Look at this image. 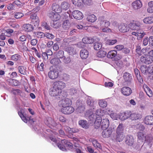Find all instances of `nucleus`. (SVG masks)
Instances as JSON below:
<instances>
[{"mask_svg": "<svg viewBox=\"0 0 153 153\" xmlns=\"http://www.w3.org/2000/svg\"><path fill=\"white\" fill-rule=\"evenodd\" d=\"M88 119L91 121V123H94L96 128L99 127L101 124L102 129H107L109 125V120L106 118L102 119L101 117H97L94 114H91L88 116Z\"/></svg>", "mask_w": 153, "mask_h": 153, "instance_id": "f257e3e1", "label": "nucleus"}, {"mask_svg": "<svg viewBox=\"0 0 153 153\" xmlns=\"http://www.w3.org/2000/svg\"><path fill=\"white\" fill-rule=\"evenodd\" d=\"M65 86V83L62 81H58L54 82L49 89V94L53 97L59 95L62 93V89Z\"/></svg>", "mask_w": 153, "mask_h": 153, "instance_id": "f03ea898", "label": "nucleus"}, {"mask_svg": "<svg viewBox=\"0 0 153 153\" xmlns=\"http://www.w3.org/2000/svg\"><path fill=\"white\" fill-rule=\"evenodd\" d=\"M50 139L55 143L56 144L58 147L62 151H66L67 149H70L72 148V144L65 140H62L59 143L55 137H51Z\"/></svg>", "mask_w": 153, "mask_h": 153, "instance_id": "7ed1b4c3", "label": "nucleus"}, {"mask_svg": "<svg viewBox=\"0 0 153 153\" xmlns=\"http://www.w3.org/2000/svg\"><path fill=\"white\" fill-rule=\"evenodd\" d=\"M124 127L122 124L120 123L117 127L116 132L117 133V141L120 142L124 139L125 135L123 133Z\"/></svg>", "mask_w": 153, "mask_h": 153, "instance_id": "20e7f679", "label": "nucleus"}, {"mask_svg": "<svg viewBox=\"0 0 153 153\" xmlns=\"http://www.w3.org/2000/svg\"><path fill=\"white\" fill-rule=\"evenodd\" d=\"M45 124L50 128H52L57 126H61V125L59 122L57 123L50 117L47 118L45 120Z\"/></svg>", "mask_w": 153, "mask_h": 153, "instance_id": "39448f33", "label": "nucleus"}, {"mask_svg": "<svg viewBox=\"0 0 153 153\" xmlns=\"http://www.w3.org/2000/svg\"><path fill=\"white\" fill-rule=\"evenodd\" d=\"M87 104L91 110L93 111L96 108L97 102L91 97H88L87 99Z\"/></svg>", "mask_w": 153, "mask_h": 153, "instance_id": "423d86ee", "label": "nucleus"}, {"mask_svg": "<svg viewBox=\"0 0 153 153\" xmlns=\"http://www.w3.org/2000/svg\"><path fill=\"white\" fill-rule=\"evenodd\" d=\"M71 100L68 98H65L61 100L59 103V106L62 108L71 105Z\"/></svg>", "mask_w": 153, "mask_h": 153, "instance_id": "0eeeda50", "label": "nucleus"}, {"mask_svg": "<svg viewBox=\"0 0 153 153\" xmlns=\"http://www.w3.org/2000/svg\"><path fill=\"white\" fill-rule=\"evenodd\" d=\"M140 61L143 63L149 64L153 62V58L149 55H145L141 57Z\"/></svg>", "mask_w": 153, "mask_h": 153, "instance_id": "6e6552de", "label": "nucleus"}, {"mask_svg": "<svg viewBox=\"0 0 153 153\" xmlns=\"http://www.w3.org/2000/svg\"><path fill=\"white\" fill-rule=\"evenodd\" d=\"M74 110L73 107L71 106V105H69L68 106L62 108L61 111L62 113L65 114H69L73 113Z\"/></svg>", "mask_w": 153, "mask_h": 153, "instance_id": "1a4fd4ad", "label": "nucleus"}, {"mask_svg": "<svg viewBox=\"0 0 153 153\" xmlns=\"http://www.w3.org/2000/svg\"><path fill=\"white\" fill-rule=\"evenodd\" d=\"M102 134V136L104 138H107L109 137L111 135L112 132L114 131V128L109 127L108 129H103Z\"/></svg>", "mask_w": 153, "mask_h": 153, "instance_id": "9d476101", "label": "nucleus"}, {"mask_svg": "<svg viewBox=\"0 0 153 153\" xmlns=\"http://www.w3.org/2000/svg\"><path fill=\"white\" fill-rule=\"evenodd\" d=\"M121 93L124 95L128 96L132 92L131 89L128 87H124L121 89Z\"/></svg>", "mask_w": 153, "mask_h": 153, "instance_id": "9b49d317", "label": "nucleus"}, {"mask_svg": "<svg viewBox=\"0 0 153 153\" xmlns=\"http://www.w3.org/2000/svg\"><path fill=\"white\" fill-rule=\"evenodd\" d=\"M65 51L69 55L72 56L75 54L76 53L75 46L73 45L68 46L67 48H66Z\"/></svg>", "mask_w": 153, "mask_h": 153, "instance_id": "f8f14e48", "label": "nucleus"}, {"mask_svg": "<svg viewBox=\"0 0 153 153\" xmlns=\"http://www.w3.org/2000/svg\"><path fill=\"white\" fill-rule=\"evenodd\" d=\"M138 140L141 142H143L144 141L148 140L146 135L143 131H139L137 133V135Z\"/></svg>", "mask_w": 153, "mask_h": 153, "instance_id": "ddd939ff", "label": "nucleus"}, {"mask_svg": "<svg viewBox=\"0 0 153 153\" xmlns=\"http://www.w3.org/2000/svg\"><path fill=\"white\" fill-rule=\"evenodd\" d=\"M59 72L56 70L53 69L51 70L48 74L49 77L52 79H54L56 78L58 76Z\"/></svg>", "mask_w": 153, "mask_h": 153, "instance_id": "4468645a", "label": "nucleus"}, {"mask_svg": "<svg viewBox=\"0 0 153 153\" xmlns=\"http://www.w3.org/2000/svg\"><path fill=\"white\" fill-rule=\"evenodd\" d=\"M140 70L143 74H147L151 72L152 68L150 66L147 67L145 65H143L141 66Z\"/></svg>", "mask_w": 153, "mask_h": 153, "instance_id": "2eb2a0df", "label": "nucleus"}, {"mask_svg": "<svg viewBox=\"0 0 153 153\" xmlns=\"http://www.w3.org/2000/svg\"><path fill=\"white\" fill-rule=\"evenodd\" d=\"M118 28L120 31L122 32H126L128 31L129 27L128 25L126 24L122 23L119 25Z\"/></svg>", "mask_w": 153, "mask_h": 153, "instance_id": "dca6fc26", "label": "nucleus"}, {"mask_svg": "<svg viewBox=\"0 0 153 153\" xmlns=\"http://www.w3.org/2000/svg\"><path fill=\"white\" fill-rule=\"evenodd\" d=\"M143 121L145 123L146 125H152L153 124V116H147L144 118Z\"/></svg>", "mask_w": 153, "mask_h": 153, "instance_id": "f3484780", "label": "nucleus"}, {"mask_svg": "<svg viewBox=\"0 0 153 153\" xmlns=\"http://www.w3.org/2000/svg\"><path fill=\"white\" fill-rule=\"evenodd\" d=\"M72 15L74 18L77 19H80L82 18V13L79 10H75L72 13Z\"/></svg>", "mask_w": 153, "mask_h": 153, "instance_id": "a211bd4d", "label": "nucleus"}, {"mask_svg": "<svg viewBox=\"0 0 153 153\" xmlns=\"http://www.w3.org/2000/svg\"><path fill=\"white\" fill-rule=\"evenodd\" d=\"M130 111H126L119 114V119L121 120H124L128 118H130Z\"/></svg>", "mask_w": 153, "mask_h": 153, "instance_id": "6ab92c4d", "label": "nucleus"}, {"mask_svg": "<svg viewBox=\"0 0 153 153\" xmlns=\"http://www.w3.org/2000/svg\"><path fill=\"white\" fill-rule=\"evenodd\" d=\"M130 119L132 120H136L142 118V115L138 112L131 113L130 112Z\"/></svg>", "mask_w": 153, "mask_h": 153, "instance_id": "aec40b11", "label": "nucleus"}, {"mask_svg": "<svg viewBox=\"0 0 153 153\" xmlns=\"http://www.w3.org/2000/svg\"><path fill=\"white\" fill-rule=\"evenodd\" d=\"M142 4L140 0H136L132 3V6L134 9H138L142 6Z\"/></svg>", "mask_w": 153, "mask_h": 153, "instance_id": "412c9836", "label": "nucleus"}, {"mask_svg": "<svg viewBox=\"0 0 153 153\" xmlns=\"http://www.w3.org/2000/svg\"><path fill=\"white\" fill-rule=\"evenodd\" d=\"M88 52L86 49H82L80 51V55L82 59H86L88 57Z\"/></svg>", "mask_w": 153, "mask_h": 153, "instance_id": "4be33fe9", "label": "nucleus"}, {"mask_svg": "<svg viewBox=\"0 0 153 153\" xmlns=\"http://www.w3.org/2000/svg\"><path fill=\"white\" fill-rule=\"evenodd\" d=\"M134 142L133 137L132 136H127L125 139V142L128 146H131Z\"/></svg>", "mask_w": 153, "mask_h": 153, "instance_id": "5701e85b", "label": "nucleus"}, {"mask_svg": "<svg viewBox=\"0 0 153 153\" xmlns=\"http://www.w3.org/2000/svg\"><path fill=\"white\" fill-rule=\"evenodd\" d=\"M78 123L79 125L83 128L87 129L89 127V124L86 120H80L79 121Z\"/></svg>", "mask_w": 153, "mask_h": 153, "instance_id": "b1692460", "label": "nucleus"}, {"mask_svg": "<svg viewBox=\"0 0 153 153\" xmlns=\"http://www.w3.org/2000/svg\"><path fill=\"white\" fill-rule=\"evenodd\" d=\"M22 27L23 30L27 32L32 31L33 29V26L30 24H25L23 25Z\"/></svg>", "mask_w": 153, "mask_h": 153, "instance_id": "393cba45", "label": "nucleus"}, {"mask_svg": "<svg viewBox=\"0 0 153 153\" xmlns=\"http://www.w3.org/2000/svg\"><path fill=\"white\" fill-rule=\"evenodd\" d=\"M143 87L144 90L147 95L149 97H152L153 95V94L150 89L146 85H143Z\"/></svg>", "mask_w": 153, "mask_h": 153, "instance_id": "a878e982", "label": "nucleus"}, {"mask_svg": "<svg viewBox=\"0 0 153 153\" xmlns=\"http://www.w3.org/2000/svg\"><path fill=\"white\" fill-rule=\"evenodd\" d=\"M52 10L56 13H60L62 12V9L60 6L55 4H54L52 6Z\"/></svg>", "mask_w": 153, "mask_h": 153, "instance_id": "bb28decb", "label": "nucleus"}, {"mask_svg": "<svg viewBox=\"0 0 153 153\" xmlns=\"http://www.w3.org/2000/svg\"><path fill=\"white\" fill-rule=\"evenodd\" d=\"M110 22L107 20L101 21L99 23L101 27V28L102 27H107L110 25Z\"/></svg>", "mask_w": 153, "mask_h": 153, "instance_id": "cd10ccee", "label": "nucleus"}, {"mask_svg": "<svg viewBox=\"0 0 153 153\" xmlns=\"http://www.w3.org/2000/svg\"><path fill=\"white\" fill-rule=\"evenodd\" d=\"M89 141L92 143L93 145L95 148H98L100 149L101 145L100 144L98 143L97 140L91 138L89 140Z\"/></svg>", "mask_w": 153, "mask_h": 153, "instance_id": "c85d7f7f", "label": "nucleus"}, {"mask_svg": "<svg viewBox=\"0 0 153 153\" xmlns=\"http://www.w3.org/2000/svg\"><path fill=\"white\" fill-rule=\"evenodd\" d=\"M82 40L83 42L85 44H91L94 42V39L87 37H84Z\"/></svg>", "mask_w": 153, "mask_h": 153, "instance_id": "c756f323", "label": "nucleus"}, {"mask_svg": "<svg viewBox=\"0 0 153 153\" xmlns=\"http://www.w3.org/2000/svg\"><path fill=\"white\" fill-rule=\"evenodd\" d=\"M117 52L115 50H112L110 51L108 53L107 56L110 58L114 57L117 55Z\"/></svg>", "mask_w": 153, "mask_h": 153, "instance_id": "7c9ffc66", "label": "nucleus"}, {"mask_svg": "<svg viewBox=\"0 0 153 153\" xmlns=\"http://www.w3.org/2000/svg\"><path fill=\"white\" fill-rule=\"evenodd\" d=\"M144 23L146 24H150L153 23V17L149 16L144 18L143 20Z\"/></svg>", "mask_w": 153, "mask_h": 153, "instance_id": "2f4dec72", "label": "nucleus"}, {"mask_svg": "<svg viewBox=\"0 0 153 153\" xmlns=\"http://www.w3.org/2000/svg\"><path fill=\"white\" fill-rule=\"evenodd\" d=\"M70 7V4L68 3L66 1L62 2L61 4V8L64 10H66L68 9Z\"/></svg>", "mask_w": 153, "mask_h": 153, "instance_id": "473e14b6", "label": "nucleus"}, {"mask_svg": "<svg viewBox=\"0 0 153 153\" xmlns=\"http://www.w3.org/2000/svg\"><path fill=\"white\" fill-rule=\"evenodd\" d=\"M124 79L126 81H129L132 79L131 75L128 72H125L123 76Z\"/></svg>", "mask_w": 153, "mask_h": 153, "instance_id": "72a5a7b5", "label": "nucleus"}, {"mask_svg": "<svg viewBox=\"0 0 153 153\" xmlns=\"http://www.w3.org/2000/svg\"><path fill=\"white\" fill-rule=\"evenodd\" d=\"M19 72L21 74L25 75L26 74V68L23 66H19L18 68Z\"/></svg>", "mask_w": 153, "mask_h": 153, "instance_id": "f704fd0d", "label": "nucleus"}, {"mask_svg": "<svg viewBox=\"0 0 153 153\" xmlns=\"http://www.w3.org/2000/svg\"><path fill=\"white\" fill-rule=\"evenodd\" d=\"M98 103L99 106L102 108H105L107 105V102L104 100H99Z\"/></svg>", "mask_w": 153, "mask_h": 153, "instance_id": "c9c22d12", "label": "nucleus"}, {"mask_svg": "<svg viewBox=\"0 0 153 153\" xmlns=\"http://www.w3.org/2000/svg\"><path fill=\"white\" fill-rule=\"evenodd\" d=\"M148 12L149 13H153V1L149 2L148 3Z\"/></svg>", "mask_w": 153, "mask_h": 153, "instance_id": "e433bc0d", "label": "nucleus"}, {"mask_svg": "<svg viewBox=\"0 0 153 153\" xmlns=\"http://www.w3.org/2000/svg\"><path fill=\"white\" fill-rule=\"evenodd\" d=\"M87 20L90 22H93L96 20V16L93 14L88 16L87 18Z\"/></svg>", "mask_w": 153, "mask_h": 153, "instance_id": "4c0bfd02", "label": "nucleus"}, {"mask_svg": "<svg viewBox=\"0 0 153 153\" xmlns=\"http://www.w3.org/2000/svg\"><path fill=\"white\" fill-rule=\"evenodd\" d=\"M96 114L95 115L97 116V115L98 117L103 116L105 114L104 111L101 109H97L96 111ZM97 117V116H96Z\"/></svg>", "mask_w": 153, "mask_h": 153, "instance_id": "58836bf2", "label": "nucleus"}, {"mask_svg": "<svg viewBox=\"0 0 153 153\" xmlns=\"http://www.w3.org/2000/svg\"><path fill=\"white\" fill-rule=\"evenodd\" d=\"M50 62L52 64L54 65H57L61 63V61L58 58H56L52 59Z\"/></svg>", "mask_w": 153, "mask_h": 153, "instance_id": "ea45409f", "label": "nucleus"}, {"mask_svg": "<svg viewBox=\"0 0 153 153\" xmlns=\"http://www.w3.org/2000/svg\"><path fill=\"white\" fill-rule=\"evenodd\" d=\"M106 54L107 53L105 51H104L101 50L97 52V56L98 57L102 58L105 56Z\"/></svg>", "mask_w": 153, "mask_h": 153, "instance_id": "a19ab883", "label": "nucleus"}, {"mask_svg": "<svg viewBox=\"0 0 153 153\" xmlns=\"http://www.w3.org/2000/svg\"><path fill=\"white\" fill-rule=\"evenodd\" d=\"M70 26V24L69 21L68 20H66L64 22L62 27L65 29H67L69 28Z\"/></svg>", "mask_w": 153, "mask_h": 153, "instance_id": "79ce46f5", "label": "nucleus"}, {"mask_svg": "<svg viewBox=\"0 0 153 153\" xmlns=\"http://www.w3.org/2000/svg\"><path fill=\"white\" fill-rule=\"evenodd\" d=\"M102 44L99 42H95L94 43V48L95 50L100 49L102 47Z\"/></svg>", "mask_w": 153, "mask_h": 153, "instance_id": "37998d69", "label": "nucleus"}, {"mask_svg": "<svg viewBox=\"0 0 153 153\" xmlns=\"http://www.w3.org/2000/svg\"><path fill=\"white\" fill-rule=\"evenodd\" d=\"M30 18L33 20V22L35 21L37 24L39 23L38 17L36 14L34 13L31 15Z\"/></svg>", "mask_w": 153, "mask_h": 153, "instance_id": "c03bdc74", "label": "nucleus"}, {"mask_svg": "<svg viewBox=\"0 0 153 153\" xmlns=\"http://www.w3.org/2000/svg\"><path fill=\"white\" fill-rule=\"evenodd\" d=\"M85 110V107L83 105H81L78 106L76 109V111L79 113H82Z\"/></svg>", "mask_w": 153, "mask_h": 153, "instance_id": "a18cd8bd", "label": "nucleus"}, {"mask_svg": "<svg viewBox=\"0 0 153 153\" xmlns=\"http://www.w3.org/2000/svg\"><path fill=\"white\" fill-rule=\"evenodd\" d=\"M11 59L12 60L17 61L20 60L21 59V56L19 55L16 54L12 55L11 56Z\"/></svg>", "mask_w": 153, "mask_h": 153, "instance_id": "49530a36", "label": "nucleus"}, {"mask_svg": "<svg viewBox=\"0 0 153 153\" xmlns=\"http://www.w3.org/2000/svg\"><path fill=\"white\" fill-rule=\"evenodd\" d=\"M110 117L113 120H117L119 118V114L113 112L110 114Z\"/></svg>", "mask_w": 153, "mask_h": 153, "instance_id": "de8ad7c7", "label": "nucleus"}, {"mask_svg": "<svg viewBox=\"0 0 153 153\" xmlns=\"http://www.w3.org/2000/svg\"><path fill=\"white\" fill-rule=\"evenodd\" d=\"M18 113L22 120L25 123H27V119L26 117L21 112L19 111Z\"/></svg>", "mask_w": 153, "mask_h": 153, "instance_id": "09e8293b", "label": "nucleus"}, {"mask_svg": "<svg viewBox=\"0 0 153 153\" xmlns=\"http://www.w3.org/2000/svg\"><path fill=\"white\" fill-rule=\"evenodd\" d=\"M82 0H72L73 4L78 7L81 6L82 5Z\"/></svg>", "mask_w": 153, "mask_h": 153, "instance_id": "8fccbe9b", "label": "nucleus"}, {"mask_svg": "<svg viewBox=\"0 0 153 153\" xmlns=\"http://www.w3.org/2000/svg\"><path fill=\"white\" fill-rule=\"evenodd\" d=\"M60 18V16L58 13H55L52 20L53 21H58Z\"/></svg>", "mask_w": 153, "mask_h": 153, "instance_id": "3c124183", "label": "nucleus"}, {"mask_svg": "<svg viewBox=\"0 0 153 153\" xmlns=\"http://www.w3.org/2000/svg\"><path fill=\"white\" fill-rule=\"evenodd\" d=\"M12 93L15 95H19L22 96V92L19 90L18 89H13L12 91Z\"/></svg>", "mask_w": 153, "mask_h": 153, "instance_id": "603ef678", "label": "nucleus"}, {"mask_svg": "<svg viewBox=\"0 0 153 153\" xmlns=\"http://www.w3.org/2000/svg\"><path fill=\"white\" fill-rule=\"evenodd\" d=\"M61 25V24L58 21H53V23L51 25V26L54 28H57Z\"/></svg>", "mask_w": 153, "mask_h": 153, "instance_id": "864d4df0", "label": "nucleus"}, {"mask_svg": "<svg viewBox=\"0 0 153 153\" xmlns=\"http://www.w3.org/2000/svg\"><path fill=\"white\" fill-rule=\"evenodd\" d=\"M24 16L23 13L21 12L16 13H15L14 17L16 19H19L21 18Z\"/></svg>", "mask_w": 153, "mask_h": 153, "instance_id": "5fc2aeb1", "label": "nucleus"}, {"mask_svg": "<svg viewBox=\"0 0 153 153\" xmlns=\"http://www.w3.org/2000/svg\"><path fill=\"white\" fill-rule=\"evenodd\" d=\"M59 58H62L63 59V62L66 64L69 63L71 62V59L69 57L65 58L64 56L62 57L60 56Z\"/></svg>", "mask_w": 153, "mask_h": 153, "instance_id": "6e6d98bb", "label": "nucleus"}, {"mask_svg": "<svg viewBox=\"0 0 153 153\" xmlns=\"http://www.w3.org/2000/svg\"><path fill=\"white\" fill-rule=\"evenodd\" d=\"M42 26L45 29L49 30L50 29L51 27L48 24L45 22H43L42 24Z\"/></svg>", "mask_w": 153, "mask_h": 153, "instance_id": "4d7b16f0", "label": "nucleus"}, {"mask_svg": "<svg viewBox=\"0 0 153 153\" xmlns=\"http://www.w3.org/2000/svg\"><path fill=\"white\" fill-rule=\"evenodd\" d=\"M140 131H142L145 129L144 127L141 124H137L135 126Z\"/></svg>", "mask_w": 153, "mask_h": 153, "instance_id": "13d9d810", "label": "nucleus"}, {"mask_svg": "<svg viewBox=\"0 0 153 153\" xmlns=\"http://www.w3.org/2000/svg\"><path fill=\"white\" fill-rule=\"evenodd\" d=\"M36 36L39 38H43L45 36V34L43 32H38L36 34Z\"/></svg>", "mask_w": 153, "mask_h": 153, "instance_id": "bf43d9fd", "label": "nucleus"}, {"mask_svg": "<svg viewBox=\"0 0 153 153\" xmlns=\"http://www.w3.org/2000/svg\"><path fill=\"white\" fill-rule=\"evenodd\" d=\"M117 42L116 39L109 40L107 41L106 43L110 45H112Z\"/></svg>", "mask_w": 153, "mask_h": 153, "instance_id": "052dcab7", "label": "nucleus"}, {"mask_svg": "<svg viewBox=\"0 0 153 153\" xmlns=\"http://www.w3.org/2000/svg\"><path fill=\"white\" fill-rule=\"evenodd\" d=\"M45 36H46L47 38L50 39H53L54 37V35L52 34L48 33L45 34Z\"/></svg>", "mask_w": 153, "mask_h": 153, "instance_id": "680f3d73", "label": "nucleus"}, {"mask_svg": "<svg viewBox=\"0 0 153 153\" xmlns=\"http://www.w3.org/2000/svg\"><path fill=\"white\" fill-rule=\"evenodd\" d=\"M64 129L67 133L71 134V128L68 126H64Z\"/></svg>", "mask_w": 153, "mask_h": 153, "instance_id": "e2e57ef3", "label": "nucleus"}, {"mask_svg": "<svg viewBox=\"0 0 153 153\" xmlns=\"http://www.w3.org/2000/svg\"><path fill=\"white\" fill-rule=\"evenodd\" d=\"M130 28L131 29L133 30H135L138 31V29L136 27V26L134 23L133 24L132 23H130Z\"/></svg>", "mask_w": 153, "mask_h": 153, "instance_id": "0e129e2a", "label": "nucleus"}, {"mask_svg": "<svg viewBox=\"0 0 153 153\" xmlns=\"http://www.w3.org/2000/svg\"><path fill=\"white\" fill-rule=\"evenodd\" d=\"M149 47H147L146 48H143L141 52L143 54H144V55H145L147 53H149Z\"/></svg>", "mask_w": 153, "mask_h": 153, "instance_id": "69168bd1", "label": "nucleus"}, {"mask_svg": "<svg viewBox=\"0 0 153 153\" xmlns=\"http://www.w3.org/2000/svg\"><path fill=\"white\" fill-rule=\"evenodd\" d=\"M82 4L83 3L85 4L90 5L91 2V0H82Z\"/></svg>", "mask_w": 153, "mask_h": 153, "instance_id": "338daca9", "label": "nucleus"}, {"mask_svg": "<svg viewBox=\"0 0 153 153\" xmlns=\"http://www.w3.org/2000/svg\"><path fill=\"white\" fill-rule=\"evenodd\" d=\"M145 35V33L144 32L143 33H139V34L137 36V39L138 40H140L142 38H143V36Z\"/></svg>", "mask_w": 153, "mask_h": 153, "instance_id": "774afa93", "label": "nucleus"}]
</instances>
